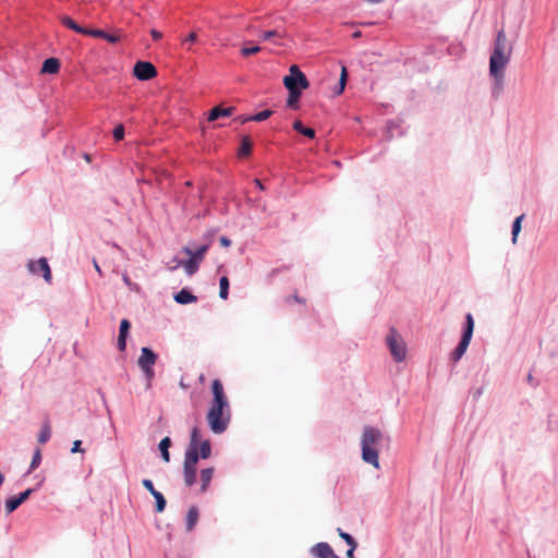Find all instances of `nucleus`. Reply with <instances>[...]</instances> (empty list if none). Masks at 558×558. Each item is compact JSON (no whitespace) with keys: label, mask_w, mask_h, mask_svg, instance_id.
<instances>
[{"label":"nucleus","mask_w":558,"mask_h":558,"mask_svg":"<svg viewBox=\"0 0 558 558\" xmlns=\"http://www.w3.org/2000/svg\"><path fill=\"white\" fill-rule=\"evenodd\" d=\"M123 281H124L126 284H131V281H130V278L128 277V275H123Z\"/></svg>","instance_id":"8fccbe9b"},{"label":"nucleus","mask_w":558,"mask_h":558,"mask_svg":"<svg viewBox=\"0 0 558 558\" xmlns=\"http://www.w3.org/2000/svg\"><path fill=\"white\" fill-rule=\"evenodd\" d=\"M4 482V476L0 473V486L3 484Z\"/></svg>","instance_id":"864d4df0"},{"label":"nucleus","mask_w":558,"mask_h":558,"mask_svg":"<svg viewBox=\"0 0 558 558\" xmlns=\"http://www.w3.org/2000/svg\"><path fill=\"white\" fill-rule=\"evenodd\" d=\"M493 52L508 53L507 37H506V34H505V32L502 29L499 31L498 34H497L496 41H495V47H494V51Z\"/></svg>","instance_id":"412c9836"},{"label":"nucleus","mask_w":558,"mask_h":558,"mask_svg":"<svg viewBox=\"0 0 558 558\" xmlns=\"http://www.w3.org/2000/svg\"><path fill=\"white\" fill-rule=\"evenodd\" d=\"M289 72L290 74L283 77V84L286 87L288 80L292 82L293 88H299L300 90L306 89L310 86L308 80L298 65H291Z\"/></svg>","instance_id":"9d476101"},{"label":"nucleus","mask_w":558,"mask_h":558,"mask_svg":"<svg viewBox=\"0 0 558 558\" xmlns=\"http://www.w3.org/2000/svg\"><path fill=\"white\" fill-rule=\"evenodd\" d=\"M81 445H82L81 440L73 441V446H72L71 452L72 453L84 452V450L82 449Z\"/></svg>","instance_id":"37998d69"},{"label":"nucleus","mask_w":558,"mask_h":558,"mask_svg":"<svg viewBox=\"0 0 558 558\" xmlns=\"http://www.w3.org/2000/svg\"><path fill=\"white\" fill-rule=\"evenodd\" d=\"M40 462H41V451H40V449H36L35 452H34L32 462H31V468H29L31 471H33L36 468H38Z\"/></svg>","instance_id":"c9c22d12"},{"label":"nucleus","mask_w":558,"mask_h":558,"mask_svg":"<svg viewBox=\"0 0 558 558\" xmlns=\"http://www.w3.org/2000/svg\"><path fill=\"white\" fill-rule=\"evenodd\" d=\"M156 361L157 354L153 350L146 347L142 348L141 355L138 356L137 360V364L142 372L144 373L148 385L150 384L155 376L154 365L156 364Z\"/></svg>","instance_id":"6e6552de"},{"label":"nucleus","mask_w":558,"mask_h":558,"mask_svg":"<svg viewBox=\"0 0 558 558\" xmlns=\"http://www.w3.org/2000/svg\"><path fill=\"white\" fill-rule=\"evenodd\" d=\"M208 240L211 242L218 241L220 244H223V245L230 244V240L228 238H226L225 235H220L217 239L213 235Z\"/></svg>","instance_id":"79ce46f5"},{"label":"nucleus","mask_w":558,"mask_h":558,"mask_svg":"<svg viewBox=\"0 0 558 558\" xmlns=\"http://www.w3.org/2000/svg\"><path fill=\"white\" fill-rule=\"evenodd\" d=\"M153 496L156 499V511L157 512H162L165 510V508H166V499H165V497L162 496V494L160 492H157Z\"/></svg>","instance_id":"f704fd0d"},{"label":"nucleus","mask_w":558,"mask_h":558,"mask_svg":"<svg viewBox=\"0 0 558 558\" xmlns=\"http://www.w3.org/2000/svg\"><path fill=\"white\" fill-rule=\"evenodd\" d=\"M27 266L31 272L35 275H43L47 282L51 281L50 267L45 257H41L38 260H31Z\"/></svg>","instance_id":"f8f14e48"},{"label":"nucleus","mask_w":558,"mask_h":558,"mask_svg":"<svg viewBox=\"0 0 558 558\" xmlns=\"http://www.w3.org/2000/svg\"><path fill=\"white\" fill-rule=\"evenodd\" d=\"M180 387L183 388V389H186L187 388V385L184 384L183 379L180 380L179 383Z\"/></svg>","instance_id":"603ef678"},{"label":"nucleus","mask_w":558,"mask_h":558,"mask_svg":"<svg viewBox=\"0 0 558 558\" xmlns=\"http://www.w3.org/2000/svg\"><path fill=\"white\" fill-rule=\"evenodd\" d=\"M197 40V35L196 33H191L184 40L183 43H190V44H193Z\"/></svg>","instance_id":"a18cd8bd"},{"label":"nucleus","mask_w":558,"mask_h":558,"mask_svg":"<svg viewBox=\"0 0 558 558\" xmlns=\"http://www.w3.org/2000/svg\"><path fill=\"white\" fill-rule=\"evenodd\" d=\"M233 107L222 108L220 106L214 107L208 113V121H215L219 118L230 117L233 112Z\"/></svg>","instance_id":"f3484780"},{"label":"nucleus","mask_w":558,"mask_h":558,"mask_svg":"<svg viewBox=\"0 0 558 558\" xmlns=\"http://www.w3.org/2000/svg\"><path fill=\"white\" fill-rule=\"evenodd\" d=\"M293 129L308 138L315 137V131L311 128L304 126L300 120L294 121Z\"/></svg>","instance_id":"a878e982"},{"label":"nucleus","mask_w":558,"mask_h":558,"mask_svg":"<svg viewBox=\"0 0 558 558\" xmlns=\"http://www.w3.org/2000/svg\"><path fill=\"white\" fill-rule=\"evenodd\" d=\"M207 247L208 246H201L195 252H193L189 246H184L181 250V253L186 256L185 272L189 276H192L197 271L199 264L204 258Z\"/></svg>","instance_id":"1a4fd4ad"},{"label":"nucleus","mask_w":558,"mask_h":558,"mask_svg":"<svg viewBox=\"0 0 558 558\" xmlns=\"http://www.w3.org/2000/svg\"><path fill=\"white\" fill-rule=\"evenodd\" d=\"M286 35L287 34L284 32H281L279 29L265 31L260 34V39L266 41L271 40L274 38H284Z\"/></svg>","instance_id":"cd10ccee"},{"label":"nucleus","mask_w":558,"mask_h":558,"mask_svg":"<svg viewBox=\"0 0 558 558\" xmlns=\"http://www.w3.org/2000/svg\"><path fill=\"white\" fill-rule=\"evenodd\" d=\"M272 114V111L271 110H263L254 116H250V117H246L242 120V122H246V121H256V122H262V121H265L267 120L270 116Z\"/></svg>","instance_id":"c756f323"},{"label":"nucleus","mask_w":558,"mask_h":558,"mask_svg":"<svg viewBox=\"0 0 558 558\" xmlns=\"http://www.w3.org/2000/svg\"><path fill=\"white\" fill-rule=\"evenodd\" d=\"M381 438L383 435L379 429L372 426L364 428L361 440L362 459L376 469H379L378 446L380 445Z\"/></svg>","instance_id":"7ed1b4c3"},{"label":"nucleus","mask_w":558,"mask_h":558,"mask_svg":"<svg viewBox=\"0 0 558 558\" xmlns=\"http://www.w3.org/2000/svg\"><path fill=\"white\" fill-rule=\"evenodd\" d=\"M94 264H95V268H96V270H97L98 272H100V268H99V266L97 265V263L95 262Z\"/></svg>","instance_id":"5fc2aeb1"},{"label":"nucleus","mask_w":558,"mask_h":558,"mask_svg":"<svg viewBox=\"0 0 558 558\" xmlns=\"http://www.w3.org/2000/svg\"><path fill=\"white\" fill-rule=\"evenodd\" d=\"M142 484L151 495H155L158 492L155 489L153 482L148 478L143 480Z\"/></svg>","instance_id":"a19ab883"},{"label":"nucleus","mask_w":558,"mask_h":558,"mask_svg":"<svg viewBox=\"0 0 558 558\" xmlns=\"http://www.w3.org/2000/svg\"><path fill=\"white\" fill-rule=\"evenodd\" d=\"M254 182H255L256 186H257L259 190H264V186H263L262 182H260L258 179H256Z\"/></svg>","instance_id":"09e8293b"},{"label":"nucleus","mask_w":558,"mask_h":558,"mask_svg":"<svg viewBox=\"0 0 558 558\" xmlns=\"http://www.w3.org/2000/svg\"><path fill=\"white\" fill-rule=\"evenodd\" d=\"M198 380L201 384H204L206 378H205V375L204 374H201L199 377H198Z\"/></svg>","instance_id":"3c124183"},{"label":"nucleus","mask_w":558,"mask_h":558,"mask_svg":"<svg viewBox=\"0 0 558 558\" xmlns=\"http://www.w3.org/2000/svg\"><path fill=\"white\" fill-rule=\"evenodd\" d=\"M214 468H206L201 471V492L205 493L214 476Z\"/></svg>","instance_id":"6ab92c4d"},{"label":"nucleus","mask_w":558,"mask_h":558,"mask_svg":"<svg viewBox=\"0 0 558 558\" xmlns=\"http://www.w3.org/2000/svg\"><path fill=\"white\" fill-rule=\"evenodd\" d=\"M33 493V489L28 488L17 496H13L5 501V510L8 513L16 510Z\"/></svg>","instance_id":"ddd939ff"},{"label":"nucleus","mask_w":558,"mask_h":558,"mask_svg":"<svg viewBox=\"0 0 558 558\" xmlns=\"http://www.w3.org/2000/svg\"><path fill=\"white\" fill-rule=\"evenodd\" d=\"M211 392L214 398L206 418L211 432L221 434L228 428L230 422V407L222 383L219 379L213 381Z\"/></svg>","instance_id":"f257e3e1"},{"label":"nucleus","mask_w":558,"mask_h":558,"mask_svg":"<svg viewBox=\"0 0 558 558\" xmlns=\"http://www.w3.org/2000/svg\"><path fill=\"white\" fill-rule=\"evenodd\" d=\"M150 35H151L154 40H159V39L162 38V34L159 31H157V29H151L150 31Z\"/></svg>","instance_id":"49530a36"},{"label":"nucleus","mask_w":558,"mask_h":558,"mask_svg":"<svg viewBox=\"0 0 558 558\" xmlns=\"http://www.w3.org/2000/svg\"><path fill=\"white\" fill-rule=\"evenodd\" d=\"M311 551L317 558H339L328 543H318Z\"/></svg>","instance_id":"4468645a"},{"label":"nucleus","mask_w":558,"mask_h":558,"mask_svg":"<svg viewBox=\"0 0 558 558\" xmlns=\"http://www.w3.org/2000/svg\"><path fill=\"white\" fill-rule=\"evenodd\" d=\"M287 89L289 92L287 106L292 109H296L299 106V99L301 97V90L299 88H293L292 82L290 80L287 81Z\"/></svg>","instance_id":"dca6fc26"},{"label":"nucleus","mask_w":558,"mask_h":558,"mask_svg":"<svg viewBox=\"0 0 558 558\" xmlns=\"http://www.w3.org/2000/svg\"><path fill=\"white\" fill-rule=\"evenodd\" d=\"M174 300L180 304H189L195 302L197 298L193 295L189 290L182 289L174 295Z\"/></svg>","instance_id":"4be33fe9"},{"label":"nucleus","mask_w":558,"mask_h":558,"mask_svg":"<svg viewBox=\"0 0 558 558\" xmlns=\"http://www.w3.org/2000/svg\"><path fill=\"white\" fill-rule=\"evenodd\" d=\"M387 345L396 362H402L407 356V345L395 328H391L387 338Z\"/></svg>","instance_id":"20e7f679"},{"label":"nucleus","mask_w":558,"mask_h":558,"mask_svg":"<svg viewBox=\"0 0 558 558\" xmlns=\"http://www.w3.org/2000/svg\"><path fill=\"white\" fill-rule=\"evenodd\" d=\"M219 296L222 299V300H227L228 299V294H229V279L228 277L223 276L220 278V281H219Z\"/></svg>","instance_id":"7c9ffc66"},{"label":"nucleus","mask_w":558,"mask_h":558,"mask_svg":"<svg viewBox=\"0 0 558 558\" xmlns=\"http://www.w3.org/2000/svg\"><path fill=\"white\" fill-rule=\"evenodd\" d=\"M131 328V324L128 319H122L120 323V330L118 337V348L120 351H124L126 348V338L129 335V330Z\"/></svg>","instance_id":"2eb2a0df"},{"label":"nucleus","mask_w":558,"mask_h":558,"mask_svg":"<svg viewBox=\"0 0 558 558\" xmlns=\"http://www.w3.org/2000/svg\"><path fill=\"white\" fill-rule=\"evenodd\" d=\"M252 150V143L247 136L242 138L241 146L239 149V156L244 157L250 155Z\"/></svg>","instance_id":"473e14b6"},{"label":"nucleus","mask_w":558,"mask_h":558,"mask_svg":"<svg viewBox=\"0 0 558 558\" xmlns=\"http://www.w3.org/2000/svg\"><path fill=\"white\" fill-rule=\"evenodd\" d=\"M355 548H356V543L353 544V547L350 546V548L347 551V557L348 558H354V550H355Z\"/></svg>","instance_id":"de8ad7c7"},{"label":"nucleus","mask_w":558,"mask_h":558,"mask_svg":"<svg viewBox=\"0 0 558 558\" xmlns=\"http://www.w3.org/2000/svg\"><path fill=\"white\" fill-rule=\"evenodd\" d=\"M338 534H339V536H340L342 539H344V541H345V543H347L349 546L353 547V544H355V541H354V538H353L350 534H348V533L343 532L341 529H338Z\"/></svg>","instance_id":"4c0bfd02"},{"label":"nucleus","mask_w":558,"mask_h":558,"mask_svg":"<svg viewBox=\"0 0 558 558\" xmlns=\"http://www.w3.org/2000/svg\"><path fill=\"white\" fill-rule=\"evenodd\" d=\"M511 48H508V53L493 52L489 60V73L495 77L498 84L502 83L504 69L509 62Z\"/></svg>","instance_id":"39448f33"},{"label":"nucleus","mask_w":558,"mask_h":558,"mask_svg":"<svg viewBox=\"0 0 558 558\" xmlns=\"http://www.w3.org/2000/svg\"><path fill=\"white\" fill-rule=\"evenodd\" d=\"M85 35L105 39L106 32L102 31V29H88V28H86Z\"/></svg>","instance_id":"58836bf2"},{"label":"nucleus","mask_w":558,"mask_h":558,"mask_svg":"<svg viewBox=\"0 0 558 558\" xmlns=\"http://www.w3.org/2000/svg\"><path fill=\"white\" fill-rule=\"evenodd\" d=\"M347 78H348L347 68L344 65H342L338 88L335 90V93L337 95H341L343 93L345 84H347Z\"/></svg>","instance_id":"2f4dec72"},{"label":"nucleus","mask_w":558,"mask_h":558,"mask_svg":"<svg viewBox=\"0 0 558 558\" xmlns=\"http://www.w3.org/2000/svg\"><path fill=\"white\" fill-rule=\"evenodd\" d=\"M198 510L196 507H191L186 514V531L191 532L198 521Z\"/></svg>","instance_id":"5701e85b"},{"label":"nucleus","mask_w":558,"mask_h":558,"mask_svg":"<svg viewBox=\"0 0 558 558\" xmlns=\"http://www.w3.org/2000/svg\"><path fill=\"white\" fill-rule=\"evenodd\" d=\"M260 50H262V48L259 46L243 47L241 49V54L244 57H248L251 54H255V53L259 52Z\"/></svg>","instance_id":"e433bc0d"},{"label":"nucleus","mask_w":558,"mask_h":558,"mask_svg":"<svg viewBox=\"0 0 558 558\" xmlns=\"http://www.w3.org/2000/svg\"><path fill=\"white\" fill-rule=\"evenodd\" d=\"M185 263H186V256L180 252L179 255L169 259L166 263V266L169 270L173 271V270L178 269L179 267H183L185 269Z\"/></svg>","instance_id":"aec40b11"},{"label":"nucleus","mask_w":558,"mask_h":558,"mask_svg":"<svg viewBox=\"0 0 558 558\" xmlns=\"http://www.w3.org/2000/svg\"><path fill=\"white\" fill-rule=\"evenodd\" d=\"M473 330H474V320H473V316L469 313L465 316V329L462 335V338H461L458 347L451 353V360L453 363H457L465 353V351L470 344V341H471V338L473 335Z\"/></svg>","instance_id":"423d86ee"},{"label":"nucleus","mask_w":558,"mask_h":558,"mask_svg":"<svg viewBox=\"0 0 558 558\" xmlns=\"http://www.w3.org/2000/svg\"><path fill=\"white\" fill-rule=\"evenodd\" d=\"M105 40L109 41L110 44H116L120 40V36L106 33Z\"/></svg>","instance_id":"c03bdc74"},{"label":"nucleus","mask_w":558,"mask_h":558,"mask_svg":"<svg viewBox=\"0 0 558 558\" xmlns=\"http://www.w3.org/2000/svg\"><path fill=\"white\" fill-rule=\"evenodd\" d=\"M204 441L201 436V430L197 427H194L191 433V439L189 448L185 452L184 465H183V475L184 483L186 486L191 487L196 482V470L198 463V445Z\"/></svg>","instance_id":"f03ea898"},{"label":"nucleus","mask_w":558,"mask_h":558,"mask_svg":"<svg viewBox=\"0 0 558 558\" xmlns=\"http://www.w3.org/2000/svg\"><path fill=\"white\" fill-rule=\"evenodd\" d=\"M51 436V429H50V425H49V422H45L41 426V429L38 434V442L39 444H46L49 438Z\"/></svg>","instance_id":"c85d7f7f"},{"label":"nucleus","mask_w":558,"mask_h":558,"mask_svg":"<svg viewBox=\"0 0 558 558\" xmlns=\"http://www.w3.org/2000/svg\"><path fill=\"white\" fill-rule=\"evenodd\" d=\"M211 454L210 441L205 439L198 445V459H208Z\"/></svg>","instance_id":"bb28decb"},{"label":"nucleus","mask_w":558,"mask_h":558,"mask_svg":"<svg viewBox=\"0 0 558 558\" xmlns=\"http://www.w3.org/2000/svg\"><path fill=\"white\" fill-rule=\"evenodd\" d=\"M171 446V440L169 437H165L159 442V450L161 452V457L165 462L170 461L169 447Z\"/></svg>","instance_id":"393cba45"},{"label":"nucleus","mask_w":558,"mask_h":558,"mask_svg":"<svg viewBox=\"0 0 558 558\" xmlns=\"http://www.w3.org/2000/svg\"><path fill=\"white\" fill-rule=\"evenodd\" d=\"M360 36V32L354 33V37Z\"/></svg>","instance_id":"6e6d98bb"},{"label":"nucleus","mask_w":558,"mask_h":558,"mask_svg":"<svg viewBox=\"0 0 558 558\" xmlns=\"http://www.w3.org/2000/svg\"><path fill=\"white\" fill-rule=\"evenodd\" d=\"M61 23H62L65 27H68V28H70V29H72V31H74V32H76V33H78V34H83V35H85L86 28H85V27L80 26V25H78L77 23H75L71 17H69V16H66V15H65V16H62V17H61Z\"/></svg>","instance_id":"b1692460"},{"label":"nucleus","mask_w":558,"mask_h":558,"mask_svg":"<svg viewBox=\"0 0 558 558\" xmlns=\"http://www.w3.org/2000/svg\"><path fill=\"white\" fill-rule=\"evenodd\" d=\"M113 137L116 141H121L124 137V128L122 124H119L113 130Z\"/></svg>","instance_id":"ea45409f"},{"label":"nucleus","mask_w":558,"mask_h":558,"mask_svg":"<svg viewBox=\"0 0 558 558\" xmlns=\"http://www.w3.org/2000/svg\"><path fill=\"white\" fill-rule=\"evenodd\" d=\"M523 218H524L523 215L517 217L512 225V241H513V243L517 242L518 234L521 231V222H522Z\"/></svg>","instance_id":"72a5a7b5"},{"label":"nucleus","mask_w":558,"mask_h":558,"mask_svg":"<svg viewBox=\"0 0 558 558\" xmlns=\"http://www.w3.org/2000/svg\"><path fill=\"white\" fill-rule=\"evenodd\" d=\"M60 70V61L57 58L46 59L43 63L41 72L46 74H56Z\"/></svg>","instance_id":"a211bd4d"},{"label":"nucleus","mask_w":558,"mask_h":558,"mask_svg":"<svg viewBox=\"0 0 558 558\" xmlns=\"http://www.w3.org/2000/svg\"><path fill=\"white\" fill-rule=\"evenodd\" d=\"M133 74L141 81H148L157 75V70L150 62L137 61L133 68Z\"/></svg>","instance_id":"9b49d317"},{"label":"nucleus","mask_w":558,"mask_h":558,"mask_svg":"<svg viewBox=\"0 0 558 558\" xmlns=\"http://www.w3.org/2000/svg\"><path fill=\"white\" fill-rule=\"evenodd\" d=\"M473 330H474V320H473V316L469 313L465 316V329L462 335V338H461L458 347L451 353V360L453 363H457L465 353V351L470 344V341H471V338L473 335Z\"/></svg>","instance_id":"0eeeda50"}]
</instances>
